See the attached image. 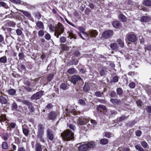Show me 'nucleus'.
<instances>
[{
  "instance_id": "f257e3e1",
  "label": "nucleus",
  "mask_w": 151,
  "mask_h": 151,
  "mask_svg": "<svg viewBox=\"0 0 151 151\" xmlns=\"http://www.w3.org/2000/svg\"><path fill=\"white\" fill-rule=\"evenodd\" d=\"M50 29L52 31H55L54 35L57 38H58L59 35L62 34L64 31L63 26L60 23H59L56 27L50 25Z\"/></svg>"
},
{
  "instance_id": "f03ea898",
  "label": "nucleus",
  "mask_w": 151,
  "mask_h": 151,
  "mask_svg": "<svg viewBox=\"0 0 151 151\" xmlns=\"http://www.w3.org/2000/svg\"><path fill=\"white\" fill-rule=\"evenodd\" d=\"M61 136L63 139L65 141H69L74 138L73 134L69 130H67L63 132L61 134Z\"/></svg>"
},
{
  "instance_id": "7ed1b4c3",
  "label": "nucleus",
  "mask_w": 151,
  "mask_h": 151,
  "mask_svg": "<svg viewBox=\"0 0 151 151\" xmlns=\"http://www.w3.org/2000/svg\"><path fill=\"white\" fill-rule=\"evenodd\" d=\"M37 137L40 139V141L44 143L45 141L43 137L44 134V127L43 125L39 124L37 126Z\"/></svg>"
},
{
  "instance_id": "20e7f679",
  "label": "nucleus",
  "mask_w": 151,
  "mask_h": 151,
  "mask_svg": "<svg viewBox=\"0 0 151 151\" xmlns=\"http://www.w3.org/2000/svg\"><path fill=\"white\" fill-rule=\"evenodd\" d=\"M88 34L85 32L82 33L83 35L86 37H88V35H89L91 37H95L98 35L97 32L96 30H89L88 32Z\"/></svg>"
},
{
  "instance_id": "39448f33",
  "label": "nucleus",
  "mask_w": 151,
  "mask_h": 151,
  "mask_svg": "<svg viewBox=\"0 0 151 151\" xmlns=\"http://www.w3.org/2000/svg\"><path fill=\"white\" fill-rule=\"evenodd\" d=\"M113 35V31L111 30H108L105 31L102 34V37L105 38H109Z\"/></svg>"
},
{
  "instance_id": "423d86ee",
  "label": "nucleus",
  "mask_w": 151,
  "mask_h": 151,
  "mask_svg": "<svg viewBox=\"0 0 151 151\" xmlns=\"http://www.w3.org/2000/svg\"><path fill=\"white\" fill-rule=\"evenodd\" d=\"M47 137L50 140H52L54 138V135L52 131L50 129H48L46 131Z\"/></svg>"
},
{
  "instance_id": "0eeeda50",
  "label": "nucleus",
  "mask_w": 151,
  "mask_h": 151,
  "mask_svg": "<svg viewBox=\"0 0 151 151\" xmlns=\"http://www.w3.org/2000/svg\"><path fill=\"white\" fill-rule=\"evenodd\" d=\"M71 81L74 85H75L78 81L82 80L80 76L76 75L73 76L71 77Z\"/></svg>"
},
{
  "instance_id": "6e6552de",
  "label": "nucleus",
  "mask_w": 151,
  "mask_h": 151,
  "mask_svg": "<svg viewBox=\"0 0 151 151\" xmlns=\"http://www.w3.org/2000/svg\"><path fill=\"white\" fill-rule=\"evenodd\" d=\"M88 120V118H79L78 120L77 124L78 125H83L87 122Z\"/></svg>"
},
{
  "instance_id": "1a4fd4ad",
  "label": "nucleus",
  "mask_w": 151,
  "mask_h": 151,
  "mask_svg": "<svg viewBox=\"0 0 151 151\" xmlns=\"http://www.w3.org/2000/svg\"><path fill=\"white\" fill-rule=\"evenodd\" d=\"M42 95V92L39 91L33 95L31 97V99L33 100H37L40 98Z\"/></svg>"
},
{
  "instance_id": "9d476101",
  "label": "nucleus",
  "mask_w": 151,
  "mask_h": 151,
  "mask_svg": "<svg viewBox=\"0 0 151 151\" xmlns=\"http://www.w3.org/2000/svg\"><path fill=\"white\" fill-rule=\"evenodd\" d=\"M127 39L129 41L131 42H135L137 38L135 35L133 34H129L127 36Z\"/></svg>"
},
{
  "instance_id": "9b49d317",
  "label": "nucleus",
  "mask_w": 151,
  "mask_h": 151,
  "mask_svg": "<svg viewBox=\"0 0 151 151\" xmlns=\"http://www.w3.org/2000/svg\"><path fill=\"white\" fill-rule=\"evenodd\" d=\"M58 115V114L55 112L52 111L48 114V117L50 119L54 120Z\"/></svg>"
},
{
  "instance_id": "f8f14e48",
  "label": "nucleus",
  "mask_w": 151,
  "mask_h": 151,
  "mask_svg": "<svg viewBox=\"0 0 151 151\" xmlns=\"http://www.w3.org/2000/svg\"><path fill=\"white\" fill-rule=\"evenodd\" d=\"M78 149L79 151H87L88 149L87 144H84L80 145Z\"/></svg>"
},
{
  "instance_id": "ddd939ff",
  "label": "nucleus",
  "mask_w": 151,
  "mask_h": 151,
  "mask_svg": "<svg viewBox=\"0 0 151 151\" xmlns=\"http://www.w3.org/2000/svg\"><path fill=\"white\" fill-rule=\"evenodd\" d=\"M151 19V18L149 16H144L141 18L140 21L142 22H148Z\"/></svg>"
},
{
  "instance_id": "4468645a",
  "label": "nucleus",
  "mask_w": 151,
  "mask_h": 151,
  "mask_svg": "<svg viewBox=\"0 0 151 151\" xmlns=\"http://www.w3.org/2000/svg\"><path fill=\"white\" fill-rule=\"evenodd\" d=\"M119 20L122 22H125L127 21V18L123 14H120L118 16Z\"/></svg>"
},
{
  "instance_id": "2eb2a0df",
  "label": "nucleus",
  "mask_w": 151,
  "mask_h": 151,
  "mask_svg": "<svg viewBox=\"0 0 151 151\" xmlns=\"http://www.w3.org/2000/svg\"><path fill=\"white\" fill-rule=\"evenodd\" d=\"M110 47L112 50H116L119 49V46L117 45V43H114L111 44L110 45Z\"/></svg>"
},
{
  "instance_id": "dca6fc26",
  "label": "nucleus",
  "mask_w": 151,
  "mask_h": 151,
  "mask_svg": "<svg viewBox=\"0 0 151 151\" xmlns=\"http://www.w3.org/2000/svg\"><path fill=\"white\" fill-rule=\"evenodd\" d=\"M78 29L80 31V32L78 33V35L82 39H84V38L82 36L81 33H82L85 32L84 31L85 30V28L83 27H79Z\"/></svg>"
},
{
  "instance_id": "f3484780",
  "label": "nucleus",
  "mask_w": 151,
  "mask_h": 151,
  "mask_svg": "<svg viewBox=\"0 0 151 151\" xmlns=\"http://www.w3.org/2000/svg\"><path fill=\"white\" fill-rule=\"evenodd\" d=\"M36 25L39 29H43L44 28L43 24L41 21H39L37 22Z\"/></svg>"
},
{
  "instance_id": "a211bd4d",
  "label": "nucleus",
  "mask_w": 151,
  "mask_h": 151,
  "mask_svg": "<svg viewBox=\"0 0 151 151\" xmlns=\"http://www.w3.org/2000/svg\"><path fill=\"white\" fill-rule=\"evenodd\" d=\"M143 4L146 6H151V1L150 0H145L143 2Z\"/></svg>"
},
{
  "instance_id": "6ab92c4d",
  "label": "nucleus",
  "mask_w": 151,
  "mask_h": 151,
  "mask_svg": "<svg viewBox=\"0 0 151 151\" xmlns=\"http://www.w3.org/2000/svg\"><path fill=\"white\" fill-rule=\"evenodd\" d=\"M0 102L2 104H6L7 103V101L4 97L0 96Z\"/></svg>"
},
{
  "instance_id": "aec40b11",
  "label": "nucleus",
  "mask_w": 151,
  "mask_h": 151,
  "mask_svg": "<svg viewBox=\"0 0 151 151\" xmlns=\"http://www.w3.org/2000/svg\"><path fill=\"white\" fill-rule=\"evenodd\" d=\"M88 122L90 123H91V127H94V126L97 124V122L95 120H89L88 118Z\"/></svg>"
},
{
  "instance_id": "412c9836",
  "label": "nucleus",
  "mask_w": 151,
  "mask_h": 151,
  "mask_svg": "<svg viewBox=\"0 0 151 151\" xmlns=\"http://www.w3.org/2000/svg\"><path fill=\"white\" fill-rule=\"evenodd\" d=\"M108 142V141L107 139L106 138L101 139L100 141V143L101 144L104 145L107 144Z\"/></svg>"
},
{
  "instance_id": "4be33fe9",
  "label": "nucleus",
  "mask_w": 151,
  "mask_h": 151,
  "mask_svg": "<svg viewBox=\"0 0 151 151\" xmlns=\"http://www.w3.org/2000/svg\"><path fill=\"white\" fill-rule=\"evenodd\" d=\"M35 150L36 151H42V150L41 145L38 143L36 144Z\"/></svg>"
},
{
  "instance_id": "5701e85b",
  "label": "nucleus",
  "mask_w": 151,
  "mask_h": 151,
  "mask_svg": "<svg viewBox=\"0 0 151 151\" xmlns=\"http://www.w3.org/2000/svg\"><path fill=\"white\" fill-rule=\"evenodd\" d=\"M87 145H88V148H93L95 146V144L94 142L91 141L88 143Z\"/></svg>"
},
{
  "instance_id": "b1692460",
  "label": "nucleus",
  "mask_w": 151,
  "mask_h": 151,
  "mask_svg": "<svg viewBox=\"0 0 151 151\" xmlns=\"http://www.w3.org/2000/svg\"><path fill=\"white\" fill-rule=\"evenodd\" d=\"M113 26L115 28H118L119 27L120 23L118 21H115L112 23Z\"/></svg>"
},
{
  "instance_id": "393cba45",
  "label": "nucleus",
  "mask_w": 151,
  "mask_h": 151,
  "mask_svg": "<svg viewBox=\"0 0 151 151\" xmlns=\"http://www.w3.org/2000/svg\"><path fill=\"white\" fill-rule=\"evenodd\" d=\"M67 71L69 73L73 74L76 73V70L74 68H71L68 69Z\"/></svg>"
},
{
  "instance_id": "a878e982",
  "label": "nucleus",
  "mask_w": 151,
  "mask_h": 151,
  "mask_svg": "<svg viewBox=\"0 0 151 151\" xmlns=\"http://www.w3.org/2000/svg\"><path fill=\"white\" fill-rule=\"evenodd\" d=\"M117 44H118L119 45H118L119 46L122 47H123L124 45V42L121 39H118L117 40Z\"/></svg>"
},
{
  "instance_id": "bb28decb",
  "label": "nucleus",
  "mask_w": 151,
  "mask_h": 151,
  "mask_svg": "<svg viewBox=\"0 0 151 151\" xmlns=\"http://www.w3.org/2000/svg\"><path fill=\"white\" fill-rule=\"evenodd\" d=\"M1 146L2 148L4 150H6L8 148V147L7 143L6 142H2Z\"/></svg>"
},
{
  "instance_id": "cd10ccee",
  "label": "nucleus",
  "mask_w": 151,
  "mask_h": 151,
  "mask_svg": "<svg viewBox=\"0 0 151 151\" xmlns=\"http://www.w3.org/2000/svg\"><path fill=\"white\" fill-rule=\"evenodd\" d=\"M7 61L6 57L5 56L1 57L0 58V62L1 63H5Z\"/></svg>"
},
{
  "instance_id": "c85d7f7f",
  "label": "nucleus",
  "mask_w": 151,
  "mask_h": 151,
  "mask_svg": "<svg viewBox=\"0 0 151 151\" xmlns=\"http://www.w3.org/2000/svg\"><path fill=\"white\" fill-rule=\"evenodd\" d=\"M101 109L104 110H106V107L102 105H100L98 106L97 107V109L98 110H100V109Z\"/></svg>"
},
{
  "instance_id": "c756f323",
  "label": "nucleus",
  "mask_w": 151,
  "mask_h": 151,
  "mask_svg": "<svg viewBox=\"0 0 151 151\" xmlns=\"http://www.w3.org/2000/svg\"><path fill=\"white\" fill-rule=\"evenodd\" d=\"M8 93L10 95H13L15 93L16 91L13 89H11L8 90Z\"/></svg>"
},
{
  "instance_id": "7c9ffc66",
  "label": "nucleus",
  "mask_w": 151,
  "mask_h": 151,
  "mask_svg": "<svg viewBox=\"0 0 151 151\" xmlns=\"http://www.w3.org/2000/svg\"><path fill=\"white\" fill-rule=\"evenodd\" d=\"M145 90L147 91L150 93L151 92V87L149 85H146L144 87Z\"/></svg>"
},
{
  "instance_id": "2f4dec72",
  "label": "nucleus",
  "mask_w": 151,
  "mask_h": 151,
  "mask_svg": "<svg viewBox=\"0 0 151 151\" xmlns=\"http://www.w3.org/2000/svg\"><path fill=\"white\" fill-rule=\"evenodd\" d=\"M19 11L22 12L26 16L28 17H30V14L27 12L24 11L22 10H20Z\"/></svg>"
},
{
  "instance_id": "473e14b6",
  "label": "nucleus",
  "mask_w": 151,
  "mask_h": 151,
  "mask_svg": "<svg viewBox=\"0 0 151 151\" xmlns=\"http://www.w3.org/2000/svg\"><path fill=\"white\" fill-rule=\"evenodd\" d=\"M83 90L86 91H88L89 90V87L88 83H85L83 86Z\"/></svg>"
},
{
  "instance_id": "72a5a7b5",
  "label": "nucleus",
  "mask_w": 151,
  "mask_h": 151,
  "mask_svg": "<svg viewBox=\"0 0 151 151\" xmlns=\"http://www.w3.org/2000/svg\"><path fill=\"white\" fill-rule=\"evenodd\" d=\"M0 5L1 6H2L6 9H7L8 7L6 3L3 1H1L0 2Z\"/></svg>"
},
{
  "instance_id": "f704fd0d",
  "label": "nucleus",
  "mask_w": 151,
  "mask_h": 151,
  "mask_svg": "<svg viewBox=\"0 0 151 151\" xmlns=\"http://www.w3.org/2000/svg\"><path fill=\"white\" fill-rule=\"evenodd\" d=\"M68 33L69 35L68 36V38H70L71 39L72 38L74 37V35L71 31L68 32Z\"/></svg>"
},
{
  "instance_id": "c9c22d12",
  "label": "nucleus",
  "mask_w": 151,
  "mask_h": 151,
  "mask_svg": "<svg viewBox=\"0 0 151 151\" xmlns=\"http://www.w3.org/2000/svg\"><path fill=\"white\" fill-rule=\"evenodd\" d=\"M12 109L14 110L17 108V104L15 102H14L12 106Z\"/></svg>"
},
{
  "instance_id": "e433bc0d",
  "label": "nucleus",
  "mask_w": 151,
  "mask_h": 151,
  "mask_svg": "<svg viewBox=\"0 0 151 151\" xmlns=\"http://www.w3.org/2000/svg\"><path fill=\"white\" fill-rule=\"evenodd\" d=\"M67 86L66 84L64 83L61 84L60 86V88L63 90H65L67 88Z\"/></svg>"
},
{
  "instance_id": "4c0bfd02",
  "label": "nucleus",
  "mask_w": 151,
  "mask_h": 151,
  "mask_svg": "<svg viewBox=\"0 0 151 151\" xmlns=\"http://www.w3.org/2000/svg\"><path fill=\"white\" fill-rule=\"evenodd\" d=\"M116 92L117 94L119 95H121L122 93V90L121 88H118L117 89Z\"/></svg>"
},
{
  "instance_id": "58836bf2",
  "label": "nucleus",
  "mask_w": 151,
  "mask_h": 151,
  "mask_svg": "<svg viewBox=\"0 0 151 151\" xmlns=\"http://www.w3.org/2000/svg\"><path fill=\"white\" fill-rule=\"evenodd\" d=\"M141 144L142 146L145 148H147L148 146V144L145 142L143 141L141 143Z\"/></svg>"
},
{
  "instance_id": "ea45409f",
  "label": "nucleus",
  "mask_w": 151,
  "mask_h": 151,
  "mask_svg": "<svg viewBox=\"0 0 151 151\" xmlns=\"http://www.w3.org/2000/svg\"><path fill=\"white\" fill-rule=\"evenodd\" d=\"M110 101L114 104H117L118 102V100L117 99H110Z\"/></svg>"
},
{
  "instance_id": "a19ab883",
  "label": "nucleus",
  "mask_w": 151,
  "mask_h": 151,
  "mask_svg": "<svg viewBox=\"0 0 151 151\" xmlns=\"http://www.w3.org/2000/svg\"><path fill=\"white\" fill-rule=\"evenodd\" d=\"M38 35L40 37H42L44 35V32L43 30V29H41V30H40L38 32Z\"/></svg>"
},
{
  "instance_id": "79ce46f5",
  "label": "nucleus",
  "mask_w": 151,
  "mask_h": 151,
  "mask_svg": "<svg viewBox=\"0 0 151 151\" xmlns=\"http://www.w3.org/2000/svg\"><path fill=\"white\" fill-rule=\"evenodd\" d=\"M54 75L52 74H50L47 77V79L48 81H50L53 78Z\"/></svg>"
},
{
  "instance_id": "37998d69",
  "label": "nucleus",
  "mask_w": 151,
  "mask_h": 151,
  "mask_svg": "<svg viewBox=\"0 0 151 151\" xmlns=\"http://www.w3.org/2000/svg\"><path fill=\"white\" fill-rule=\"evenodd\" d=\"M112 135V134L109 132H106L105 133L104 136L110 138Z\"/></svg>"
},
{
  "instance_id": "c03bdc74",
  "label": "nucleus",
  "mask_w": 151,
  "mask_h": 151,
  "mask_svg": "<svg viewBox=\"0 0 151 151\" xmlns=\"http://www.w3.org/2000/svg\"><path fill=\"white\" fill-rule=\"evenodd\" d=\"M23 132L24 134L27 136L29 133V131L28 129L25 128H23Z\"/></svg>"
},
{
  "instance_id": "a18cd8bd",
  "label": "nucleus",
  "mask_w": 151,
  "mask_h": 151,
  "mask_svg": "<svg viewBox=\"0 0 151 151\" xmlns=\"http://www.w3.org/2000/svg\"><path fill=\"white\" fill-rule=\"evenodd\" d=\"M129 86L130 88H133L135 86V84L134 82H132L129 83Z\"/></svg>"
},
{
  "instance_id": "49530a36",
  "label": "nucleus",
  "mask_w": 151,
  "mask_h": 151,
  "mask_svg": "<svg viewBox=\"0 0 151 151\" xmlns=\"http://www.w3.org/2000/svg\"><path fill=\"white\" fill-rule=\"evenodd\" d=\"M118 78L117 76H115L112 79V81L114 83H116L118 81Z\"/></svg>"
},
{
  "instance_id": "de8ad7c7",
  "label": "nucleus",
  "mask_w": 151,
  "mask_h": 151,
  "mask_svg": "<svg viewBox=\"0 0 151 151\" xmlns=\"http://www.w3.org/2000/svg\"><path fill=\"white\" fill-rule=\"evenodd\" d=\"M65 38L63 36L61 37L60 38V42L61 43H64L66 41Z\"/></svg>"
},
{
  "instance_id": "09e8293b",
  "label": "nucleus",
  "mask_w": 151,
  "mask_h": 151,
  "mask_svg": "<svg viewBox=\"0 0 151 151\" xmlns=\"http://www.w3.org/2000/svg\"><path fill=\"white\" fill-rule=\"evenodd\" d=\"M78 103L82 105H84L85 104V101L83 99H80L79 100Z\"/></svg>"
},
{
  "instance_id": "8fccbe9b",
  "label": "nucleus",
  "mask_w": 151,
  "mask_h": 151,
  "mask_svg": "<svg viewBox=\"0 0 151 151\" xmlns=\"http://www.w3.org/2000/svg\"><path fill=\"white\" fill-rule=\"evenodd\" d=\"M95 95L97 97H100L101 96L102 94H103V93H101L99 91H96L95 92Z\"/></svg>"
},
{
  "instance_id": "3c124183",
  "label": "nucleus",
  "mask_w": 151,
  "mask_h": 151,
  "mask_svg": "<svg viewBox=\"0 0 151 151\" xmlns=\"http://www.w3.org/2000/svg\"><path fill=\"white\" fill-rule=\"evenodd\" d=\"M61 48L63 50H67L68 49V46L65 45H62L61 46Z\"/></svg>"
},
{
  "instance_id": "603ef678",
  "label": "nucleus",
  "mask_w": 151,
  "mask_h": 151,
  "mask_svg": "<svg viewBox=\"0 0 151 151\" xmlns=\"http://www.w3.org/2000/svg\"><path fill=\"white\" fill-rule=\"evenodd\" d=\"M142 134V132L140 130H137L135 132V134L137 136L139 137Z\"/></svg>"
},
{
  "instance_id": "864d4df0",
  "label": "nucleus",
  "mask_w": 151,
  "mask_h": 151,
  "mask_svg": "<svg viewBox=\"0 0 151 151\" xmlns=\"http://www.w3.org/2000/svg\"><path fill=\"white\" fill-rule=\"evenodd\" d=\"M16 33L17 35H21L22 34V30L20 29H17L16 31Z\"/></svg>"
},
{
  "instance_id": "5fc2aeb1",
  "label": "nucleus",
  "mask_w": 151,
  "mask_h": 151,
  "mask_svg": "<svg viewBox=\"0 0 151 151\" xmlns=\"http://www.w3.org/2000/svg\"><path fill=\"white\" fill-rule=\"evenodd\" d=\"M9 25L10 27H13L15 26V24L13 21H10L8 22Z\"/></svg>"
},
{
  "instance_id": "6e6d98bb",
  "label": "nucleus",
  "mask_w": 151,
  "mask_h": 151,
  "mask_svg": "<svg viewBox=\"0 0 151 151\" xmlns=\"http://www.w3.org/2000/svg\"><path fill=\"white\" fill-rule=\"evenodd\" d=\"M128 117V116L126 117L124 116H122L120 117L119 119V122L123 121L125 119L127 118Z\"/></svg>"
},
{
  "instance_id": "4d7b16f0",
  "label": "nucleus",
  "mask_w": 151,
  "mask_h": 151,
  "mask_svg": "<svg viewBox=\"0 0 151 151\" xmlns=\"http://www.w3.org/2000/svg\"><path fill=\"white\" fill-rule=\"evenodd\" d=\"M138 106H141L142 105V103L140 100H138L136 102Z\"/></svg>"
},
{
  "instance_id": "13d9d810",
  "label": "nucleus",
  "mask_w": 151,
  "mask_h": 151,
  "mask_svg": "<svg viewBox=\"0 0 151 151\" xmlns=\"http://www.w3.org/2000/svg\"><path fill=\"white\" fill-rule=\"evenodd\" d=\"M17 151H26L25 149L23 147H19L18 148Z\"/></svg>"
},
{
  "instance_id": "bf43d9fd",
  "label": "nucleus",
  "mask_w": 151,
  "mask_h": 151,
  "mask_svg": "<svg viewBox=\"0 0 151 151\" xmlns=\"http://www.w3.org/2000/svg\"><path fill=\"white\" fill-rule=\"evenodd\" d=\"M45 37L46 39L47 40H50L51 38L50 35L48 33L45 35Z\"/></svg>"
},
{
  "instance_id": "052dcab7",
  "label": "nucleus",
  "mask_w": 151,
  "mask_h": 151,
  "mask_svg": "<svg viewBox=\"0 0 151 151\" xmlns=\"http://www.w3.org/2000/svg\"><path fill=\"white\" fill-rule=\"evenodd\" d=\"M19 59H22L24 58V54L22 53H20L19 54Z\"/></svg>"
},
{
  "instance_id": "680f3d73",
  "label": "nucleus",
  "mask_w": 151,
  "mask_h": 151,
  "mask_svg": "<svg viewBox=\"0 0 151 151\" xmlns=\"http://www.w3.org/2000/svg\"><path fill=\"white\" fill-rule=\"evenodd\" d=\"M147 111L149 113H151V106H148L146 108Z\"/></svg>"
},
{
  "instance_id": "e2e57ef3",
  "label": "nucleus",
  "mask_w": 151,
  "mask_h": 151,
  "mask_svg": "<svg viewBox=\"0 0 151 151\" xmlns=\"http://www.w3.org/2000/svg\"><path fill=\"white\" fill-rule=\"evenodd\" d=\"M116 93L114 91H111L110 94V96L112 97H114Z\"/></svg>"
},
{
  "instance_id": "0e129e2a",
  "label": "nucleus",
  "mask_w": 151,
  "mask_h": 151,
  "mask_svg": "<svg viewBox=\"0 0 151 151\" xmlns=\"http://www.w3.org/2000/svg\"><path fill=\"white\" fill-rule=\"evenodd\" d=\"M142 147H140V146L139 145H136L135 146V148L138 151H140V150L141 149Z\"/></svg>"
},
{
  "instance_id": "69168bd1",
  "label": "nucleus",
  "mask_w": 151,
  "mask_h": 151,
  "mask_svg": "<svg viewBox=\"0 0 151 151\" xmlns=\"http://www.w3.org/2000/svg\"><path fill=\"white\" fill-rule=\"evenodd\" d=\"M52 107V105L50 104H49L47 106V108L48 109H50Z\"/></svg>"
},
{
  "instance_id": "338daca9",
  "label": "nucleus",
  "mask_w": 151,
  "mask_h": 151,
  "mask_svg": "<svg viewBox=\"0 0 151 151\" xmlns=\"http://www.w3.org/2000/svg\"><path fill=\"white\" fill-rule=\"evenodd\" d=\"M145 49L148 50H151V45L147 46L145 47Z\"/></svg>"
},
{
  "instance_id": "774afa93",
  "label": "nucleus",
  "mask_w": 151,
  "mask_h": 151,
  "mask_svg": "<svg viewBox=\"0 0 151 151\" xmlns=\"http://www.w3.org/2000/svg\"><path fill=\"white\" fill-rule=\"evenodd\" d=\"M123 151H129L130 149L127 147H124L122 149Z\"/></svg>"
}]
</instances>
